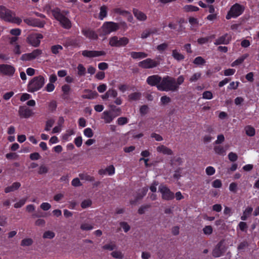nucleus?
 Returning a JSON list of instances; mask_svg holds the SVG:
<instances>
[{
  "instance_id": "a878e982",
  "label": "nucleus",
  "mask_w": 259,
  "mask_h": 259,
  "mask_svg": "<svg viewBox=\"0 0 259 259\" xmlns=\"http://www.w3.org/2000/svg\"><path fill=\"white\" fill-rule=\"evenodd\" d=\"M87 93L82 95V98L83 99H93L98 96V93L96 92H93L91 90H85Z\"/></svg>"
},
{
  "instance_id": "a19ab883",
  "label": "nucleus",
  "mask_w": 259,
  "mask_h": 259,
  "mask_svg": "<svg viewBox=\"0 0 259 259\" xmlns=\"http://www.w3.org/2000/svg\"><path fill=\"white\" fill-rule=\"evenodd\" d=\"M33 241L31 238H25L21 241V245L23 246H28L31 245Z\"/></svg>"
},
{
  "instance_id": "338daca9",
  "label": "nucleus",
  "mask_w": 259,
  "mask_h": 259,
  "mask_svg": "<svg viewBox=\"0 0 259 259\" xmlns=\"http://www.w3.org/2000/svg\"><path fill=\"white\" fill-rule=\"evenodd\" d=\"M74 143L77 147H80L82 143V140L81 137H78L75 138Z\"/></svg>"
},
{
  "instance_id": "5701e85b",
  "label": "nucleus",
  "mask_w": 259,
  "mask_h": 259,
  "mask_svg": "<svg viewBox=\"0 0 259 259\" xmlns=\"http://www.w3.org/2000/svg\"><path fill=\"white\" fill-rule=\"evenodd\" d=\"M99 173L101 175L108 174L109 176H111L115 173V168L113 165H111L108 166L105 169L100 170Z\"/></svg>"
},
{
  "instance_id": "b1692460",
  "label": "nucleus",
  "mask_w": 259,
  "mask_h": 259,
  "mask_svg": "<svg viewBox=\"0 0 259 259\" xmlns=\"http://www.w3.org/2000/svg\"><path fill=\"white\" fill-rule=\"evenodd\" d=\"M131 57L133 59H141L143 58H145L148 56V54L142 52H132L130 53Z\"/></svg>"
},
{
  "instance_id": "e2e57ef3",
  "label": "nucleus",
  "mask_w": 259,
  "mask_h": 259,
  "mask_svg": "<svg viewBox=\"0 0 259 259\" xmlns=\"http://www.w3.org/2000/svg\"><path fill=\"white\" fill-rule=\"evenodd\" d=\"M55 89V85L52 83H49L47 84L46 87H45V90L48 92H53Z\"/></svg>"
},
{
  "instance_id": "13d9d810",
  "label": "nucleus",
  "mask_w": 259,
  "mask_h": 259,
  "mask_svg": "<svg viewBox=\"0 0 259 259\" xmlns=\"http://www.w3.org/2000/svg\"><path fill=\"white\" fill-rule=\"evenodd\" d=\"M48 171V168L45 165H41L38 169V172L39 174H44L47 173Z\"/></svg>"
},
{
  "instance_id": "9b49d317",
  "label": "nucleus",
  "mask_w": 259,
  "mask_h": 259,
  "mask_svg": "<svg viewBox=\"0 0 259 259\" xmlns=\"http://www.w3.org/2000/svg\"><path fill=\"white\" fill-rule=\"evenodd\" d=\"M81 54L84 57L91 58L104 56L106 53L104 51L84 50L82 51Z\"/></svg>"
},
{
  "instance_id": "603ef678",
  "label": "nucleus",
  "mask_w": 259,
  "mask_h": 259,
  "mask_svg": "<svg viewBox=\"0 0 259 259\" xmlns=\"http://www.w3.org/2000/svg\"><path fill=\"white\" fill-rule=\"evenodd\" d=\"M26 200L27 198L21 199L18 202L15 203L14 207L17 208L22 207L25 203Z\"/></svg>"
},
{
  "instance_id": "bb28decb",
  "label": "nucleus",
  "mask_w": 259,
  "mask_h": 259,
  "mask_svg": "<svg viewBox=\"0 0 259 259\" xmlns=\"http://www.w3.org/2000/svg\"><path fill=\"white\" fill-rule=\"evenodd\" d=\"M155 29H148L143 31L141 35V37L142 39H145L149 37L151 34L155 33Z\"/></svg>"
},
{
  "instance_id": "39448f33",
  "label": "nucleus",
  "mask_w": 259,
  "mask_h": 259,
  "mask_svg": "<svg viewBox=\"0 0 259 259\" xmlns=\"http://www.w3.org/2000/svg\"><path fill=\"white\" fill-rule=\"evenodd\" d=\"M245 7L244 6L236 3L231 7L226 18L228 20L232 18H237L243 13Z\"/></svg>"
},
{
  "instance_id": "09e8293b",
  "label": "nucleus",
  "mask_w": 259,
  "mask_h": 259,
  "mask_svg": "<svg viewBox=\"0 0 259 259\" xmlns=\"http://www.w3.org/2000/svg\"><path fill=\"white\" fill-rule=\"evenodd\" d=\"M128 119L125 117H121L117 119V123L118 125H123L128 122Z\"/></svg>"
},
{
  "instance_id": "4be33fe9",
  "label": "nucleus",
  "mask_w": 259,
  "mask_h": 259,
  "mask_svg": "<svg viewBox=\"0 0 259 259\" xmlns=\"http://www.w3.org/2000/svg\"><path fill=\"white\" fill-rule=\"evenodd\" d=\"M156 150L158 153H162L164 155H171L173 154L172 151L164 145H160L156 148Z\"/></svg>"
},
{
  "instance_id": "f8f14e48",
  "label": "nucleus",
  "mask_w": 259,
  "mask_h": 259,
  "mask_svg": "<svg viewBox=\"0 0 259 259\" xmlns=\"http://www.w3.org/2000/svg\"><path fill=\"white\" fill-rule=\"evenodd\" d=\"M42 54V51L39 49H36L31 53L23 54L21 59L23 61H28L34 60L39 57Z\"/></svg>"
},
{
  "instance_id": "f3484780",
  "label": "nucleus",
  "mask_w": 259,
  "mask_h": 259,
  "mask_svg": "<svg viewBox=\"0 0 259 259\" xmlns=\"http://www.w3.org/2000/svg\"><path fill=\"white\" fill-rule=\"evenodd\" d=\"M14 67L11 65L7 64L0 65V72L6 75H12L15 72Z\"/></svg>"
},
{
  "instance_id": "79ce46f5",
  "label": "nucleus",
  "mask_w": 259,
  "mask_h": 259,
  "mask_svg": "<svg viewBox=\"0 0 259 259\" xmlns=\"http://www.w3.org/2000/svg\"><path fill=\"white\" fill-rule=\"evenodd\" d=\"M201 76L200 72H196L193 74L189 79V81L191 82H195L198 80Z\"/></svg>"
},
{
  "instance_id": "6e6552de",
  "label": "nucleus",
  "mask_w": 259,
  "mask_h": 259,
  "mask_svg": "<svg viewBox=\"0 0 259 259\" xmlns=\"http://www.w3.org/2000/svg\"><path fill=\"white\" fill-rule=\"evenodd\" d=\"M129 39L126 37H119L113 36L109 38V45L112 47H124L129 42Z\"/></svg>"
},
{
  "instance_id": "4468645a",
  "label": "nucleus",
  "mask_w": 259,
  "mask_h": 259,
  "mask_svg": "<svg viewBox=\"0 0 259 259\" xmlns=\"http://www.w3.org/2000/svg\"><path fill=\"white\" fill-rule=\"evenodd\" d=\"M81 33L88 39L92 40L98 39V35L95 30L90 28H83Z\"/></svg>"
},
{
  "instance_id": "680f3d73",
  "label": "nucleus",
  "mask_w": 259,
  "mask_h": 259,
  "mask_svg": "<svg viewBox=\"0 0 259 259\" xmlns=\"http://www.w3.org/2000/svg\"><path fill=\"white\" fill-rule=\"evenodd\" d=\"M40 207L42 210L46 211L51 208V205L48 202H44L41 204Z\"/></svg>"
},
{
  "instance_id": "5fc2aeb1",
  "label": "nucleus",
  "mask_w": 259,
  "mask_h": 259,
  "mask_svg": "<svg viewBox=\"0 0 259 259\" xmlns=\"http://www.w3.org/2000/svg\"><path fill=\"white\" fill-rule=\"evenodd\" d=\"M203 231L205 235H210L212 232V228L211 226H206L203 229Z\"/></svg>"
},
{
  "instance_id": "052dcab7",
  "label": "nucleus",
  "mask_w": 259,
  "mask_h": 259,
  "mask_svg": "<svg viewBox=\"0 0 259 259\" xmlns=\"http://www.w3.org/2000/svg\"><path fill=\"white\" fill-rule=\"evenodd\" d=\"M215 170L212 166H208L206 168V173L208 176H211L215 173Z\"/></svg>"
},
{
  "instance_id": "7c9ffc66",
  "label": "nucleus",
  "mask_w": 259,
  "mask_h": 259,
  "mask_svg": "<svg viewBox=\"0 0 259 259\" xmlns=\"http://www.w3.org/2000/svg\"><path fill=\"white\" fill-rule=\"evenodd\" d=\"M214 37H215V35H212L208 36V37H202V38H198L197 40V41L199 44L202 45V44L207 43L209 41H211V40L212 39L214 38Z\"/></svg>"
},
{
  "instance_id": "393cba45",
  "label": "nucleus",
  "mask_w": 259,
  "mask_h": 259,
  "mask_svg": "<svg viewBox=\"0 0 259 259\" xmlns=\"http://www.w3.org/2000/svg\"><path fill=\"white\" fill-rule=\"evenodd\" d=\"M21 186V184L19 182H14L12 185L6 187L5 189V192L6 193L14 191L18 189Z\"/></svg>"
},
{
  "instance_id": "7ed1b4c3",
  "label": "nucleus",
  "mask_w": 259,
  "mask_h": 259,
  "mask_svg": "<svg viewBox=\"0 0 259 259\" xmlns=\"http://www.w3.org/2000/svg\"><path fill=\"white\" fill-rule=\"evenodd\" d=\"M46 82L45 77L41 75L34 77L31 79L27 85V91L30 93H34L39 90Z\"/></svg>"
},
{
  "instance_id": "1a4fd4ad",
  "label": "nucleus",
  "mask_w": 259,
  "mask_h": 259,
  "mask_svg": "<svg viewBox=\"0 0 259 259\" xmlns=\"http://www.w3.org/2000/svg\"><path fill=\"white\" fill-rule=\"evenodd\" d=\"M158 191L161 194V198L164 200H171L175 197L174 193L165 185H160L158 187Z\"/></svg>"
},
{
  "instance_id": "0e129e2a",
  "label": "nucleus",
  "mask_w": 259,
  "mask_h": 259,
  "mask_svg": "<svg viewBox=\"0 0 259 259\" xmlns=\"http://www.w3.org/2000/svg\"><path fill=\"white\" fill-rule=\"evenodd\" d=\"M71 184L74 187L81 186L82 185V184L80 182L79 179L77 178H74L72 180Z\"/></svg>"
},
{
  "instance_id": "c03bdc74",
  "label": "nucleus",
  "mask_w": 259,
  "mask_h": 259,
  "mask_svg": "<svg viewBox=\"0 0 259 259\" xmlns=\"http://www.w3.org/2000/svg\"><path fill=\"white\" fill-rule=\"evenodd\" d=\"M189 22L191 25L192 29H194V27H197L198 25V20L197 19L194 17L189 18Z\"/></svg>"
},
{
  "instance_id": "69168bd1",
  "label": "nucleus",
  "mask_w": 259,
  "mask_h": 259,
  "mask_svg": "<svg viewBox=\"0 0 259 259\" xmlns=\"http://www.w3.org/2000/svg\"><path fill=\"white\" fill-rule=\"evenodd\" d=\"M21 30L19 28L12 29L10 30V33L15 36H19L20 35Z\"/></svg>"
},
{
  "instance_id": "dca6fc26",
  "label": "nucleus",
  "mask_w": 259,
  "mask_h": 259,
  "mask_svg": "<svg viewBox=\"0 0 259 259\" xmlns=\"http://www.w3.org/2000/svg\"><path fill=\"white\" fill-rule=\"evenodd\" d=\"M25 23L27 25L33 26L42 28L44 26L45 22L41 21L36 18H27L24 20Z\"/></svg>"
},
{
  "instance_id": "423d86ee",
  "label": "nucleus",
  "mask_w": 259,
  "mask_h": 259,
  "mask_svg": "<svg viewBox=\"0 0 259 259\" xmlns=\"http://www.w3.org/2000/svg\"><path fill=\"white\" fill-rule=\"evenodd\" d=\"M52 12L55 18L60 22L64 28L69 29L71 27V23L70 21L60 13L59 9H54L52 10Z\"/></svg>"
},
{
  "instance_id": "2f4dec72",
  "label": "nucleus",
  "mask_w": 259,
  "mask_h": 259,
  "mask_svg": "<svg viewBox=\"0 0 259 259\" xmlns=\"http://www.w3.org/2000/svg\"><path fill=\"white\" fill-rule=\"evenodd\" d=\"M172 56L176 60L178 61L182 60L184 59V56L176 50L172 51Z\"/></svg>"
},
{
  "instance_id": "6e6d98bb",
  "label": "nucleus",
  "mask_w": 259,
  "mask_h": 259,
  "mask_svg": "<svg viewBox=\"0 0 259 259\" xmlns=\"http://www.w3.org/2000/svg\"><path fill=\"white\" fill-rule=\"evenodd\" d=\"M222 183L220 180L217 179L212 183V186L215 188H220L222 187Z\"/></svg>"
},
{
  "instance_id": "f03ea898",
  "label": "nucleus",
  "mask_w": 259,
  "mask_h": 259,
  "mask_svg": "<svg viewBox=\"0 0 259 259\" xmlns=\"http://www.w3.org/2000/svg\"><path fill=\"white\" fill-rule=\"evenodd\" d=\"M0 18L5 21L16 23L19 25L22 20L15 16L14 12L7 9L6 7L0 5Z\"/></svg>"
},
{
  "instance_id": "c756f323",
  "label": "nucleus",
  "mask_w": 259,
  "mask_h": 259,
  "mask_svg": "<svg viewBox=\"0 0 259 259\" xmlns=\"http://www.w3.org/2000/svg\"><path fill=\"white\" fill-rule=\"evenodd\" d=\"M79 177L82 180L86 181L93 182L95 180V178L88 175L87 173H81L79 174Z\"/></svg>"
},
{
  "instance_id": "aec40b11",
  "label": "nucleus",
  "mask_w": 259,
  "mask_h": 259,
  "mask_svg": "<svg viewBox=\"0 0 259 259\" xmlns=\"http://www.w3.org/2000/svg\"><path fill=\"white\" fill-rule=\"evenodd\" d=\"M225 251V247L223 246L222 242H220L215 247L212 251V255L214 257H218L221 256Z\"/></svg>"
},
{
  "instance_id": "bf43d9fd",
  "label": "nucleus",
  "mask_w": 259,
  "mask_h": 259,
  "mask_svg": "<svg viewBox=\"0 0 259 259\" xmlns=\"http://www.w3.org/2000/svg\"><path fill=\"white\" fill-rule=\"evenodd\" d=\"M108 93L109 95V97H112L113 98H115L117 97V92L115 90L113 89H109L108 91Z\"/></svg>"
},
{
  "instance_id": "f704fd0d",
  "label": "nucleus",
  "mask_w": 259,
  "mask_h": 259,
  "mask_svg": "<svg viewBox=\"0 0 259 259\" xmlns=\"http://www.w3.org/2000/svg\"><path fill=\"white\" fill-rule=\"evenodd\" d=\"M184 10L185 12H189L198 11L199 10V9L198 7H197L196 6L189 5H186L184 7Z\"/></svg>"
},
{
  "instance_id": "4c0bfd02",
  "label": "nucleus",
  "mask_w": 259,
  "mask_h": 259,
  "mask_svg": "<svg viewBox=\"0 0 259 259\" xmlns=\"http://www.w3.org/2000/svg\"><path fill=\"white\" fill-rule=\"evenodd\" d=\"M214 150L215 153L219 154V155H224L225 154V153H226L225 150L221 146H215L214 148Z\"/></svg>"
},
{
  "instance_id": "49530a36",
  "label": "nucleus",
  "mask_w": 259,
  "mask_h": 259,
  "mask_svg": "<svg viewBox=\"0 0 259 259\" xmlns=\"http://www.w3.org/2000/svg\"><path fill=\"white\" fill-rule=\"evenodd\" d=\"M213 98L212 93L210 91H205L202 94V98L206 100H210Z\"/></svg>"
},
{
  "instance_id": "cd10ccee",
  "label": "nucleus",
  "mask_w": 259,
  "mask_h": 259,
  "mask_svg": "<svg viewBox=\"0 0 259 259\" xmlns=\"http://www.w3.org/2000/svg\"><path fill=\"white\" fill-rule=\"evenodd\" d=\"M248 57V54H245L238 58L231 64V66L234 67L239 65L243 63L244 60Z\"/></svg>"
},
{
  "instance_id": "774afa93",
  "label": "nucleus",
  "mask_w": 259,
  "mask_h": 259,
  "mask_svg": "<svg viewBox=\"0 0 259 259\" xmlns=\"http://www.w3.org/2000/svg\"><path fill=\"white\" fill-rule=\"evenodd\" d=\"M98 68L100 70H104L108 68V64L105 62H101L98 64Z\"/></svg>"
},
{
  "instance_id": "4d7b16f0",
  "label": "nucleus",
  "mask_w": 259,
  "mask_h": 259,
  "mask_svg": "<svg viewBox=\"0 0 259 259\" xmlns=\"http://www.w3.org/2000/svg\"><path fill=\"white\" fill-rule=\"evenodd\" d=\"M228 158L231 161L234 162L237 160L238 156L236 153L231 152L228 154Z\"/></svg>"
},
{
  "instance_id": "864d4df0",
  "label": "nucleus",
  "mask_w": 259,
  "mask_h": 259,
  "mask_svg": "<svg viewBox=\"0 0 259 259\" xmlns=\"http://www.w3.org/2000/svg\"><path fill=\"white\" fill-rule=\"evenodd\" d=\"M120 226L121 228H122L123 230L125 232H127L130 230V226L129 225L124 222H122L120 223Z\"/></svg>"
},
{
  "instance_id": "ea45409f",
  "label": "nucleus",
  "mask_w": 259,
  "mask_h": 259,
  "mask_svg": "<svg viewBox=\"0 0 259 259\" xmlns=\"http://www.w3.org/2000/svg\"><path fill=\"white\" fill-rule=\"evenodd\" d=\"M55 236L54 232L51 231H46L43 234V238L45 239H52Z\"/></svg>"
},
{
  "instance_id": "412c9836",
  "label": "nucleus",
  "mask_w": 259,
  "mask_h": 259,
  "mask_svg": "<svg viewBox=\"0 0 259 259\" xmlns=\"http://www.w3.org/2000/svg\"><path fill=\"white\" fill-rule=\"evenodd\" d=\"M133 14L137 19L140 21H145L147 18L145 13L137 9H133Z\"/></svg>"
},
{
  "instance_id": "20e7f679",
  "label": "nucleus",
  "mask_w": 259,
  "mask_h": 259,
  "mask_svg": "<svg viewBox=\"0 0 259 259\" xmlns=\"http://www.w3.org/2000/svg\"><path fill=\"white\" fill-rule=\"evenodd\" d=\"M121 114L119 108L110 110H105L102 114L101 118L105 123H110L115 117Z\"/></svg>"
},
{
  "instance_id": "c85d7f7f",
  "label": "nucleus",
  "mask_w": 259,
  "mask_h": 259,
  "mask_svg": "<svg viewBox=\"0 0 259 259\" xmlns=\"http://www.w3.org/2000/svg\"><path fill=\"white\" fill-rule=\"evenodd\" d=\"M107 15V7L106 6H102L100 9L99 19L102 20Z\"/></svg>"
},
{
  "instance_id": "6ab92c4d",
  "label": "nucleus",
  "mask_w": 259,
  "mask_h": 259,
  "mask_svg": "<svg viewBox=\"0 0 259 259\" xmlns=\"http://www.w3.org/2000/svg\"><path fill=\"white\" fill-rule=\"evenodd\" d=\"M161 80V77L158 75H151L147 78V82L151 86L156 85L157 87V85L160 83Z\"/></svg>"
},
{
  "instance_id": "72a5a7b5",
  "label": "nucleus",
  "mask_w": 259,
  "mask_h": 259,
  "mask_svg": "<svg viewBox=\"0 0 259 259\" xmlns=\"http://www.w3.org/2000/svg\"><path fill=\"white\" fill-rule=\"evenodd\" d=\"M77 74L79 76H84L86 73V69L82 64H79L77 67Z\"/></svg>"
},
{
  "instance_id": "2eb2a0df",
  "label": "nucleus",
  "mask_w": 259,
  "mask_h": 259,
  "mask_svg": "<svg viewBox=\"0 0 259 259\" xmlns=\"http://www.w3.org/2000/svg\"><path fill=\"white\" fill-rule=\"evenodd\" d=\"M18 114L21 118H28L34 115V112L28 107L21 106L19 108Z\"/></svg>"
},
{
  "instance_id": "0eeeda50",
  "label": "nucleus",
  "mask_w": 259,
  "mask_h": 259,
  "mask_svg": "<svg viewBox=\"0 0 259 259\" xmlns=\"http://www.w3.org/2000/svg\"><path fill=\"white\" fill-rule=\"evenodd\" d=\"M119 28V25L118 23L112 21H107L103 23L100 30L102 32L103 34L108 35L111 32L117 31Z\"/></svg>"
},
{
  "instance_id": "58836bf2",
  "label": "nucleus",
  "mask_w": 259,
  "mask_h": 259,
  "mask_svg": "<svg viewBox=\"0 0 259 259\" xmlns=\"http://www.w3.org/2000/svg\"><path fill=\"white\" fill-rule=\"evenodd\" d=\"M54 123H55V120H54L53 119L48 120L46 123L45 130L47 132L50 131L51 128L54 125Z\"/></svg>"
},
{
  "instance_id": "ddd939ff",
  "label": "nucleus",
  "mask_w": 259,
  "mask_h": 259,
  "mask_svg": "<svg viewBox=\"0 0 259 259\" xmlns=\"http://www.w3.org/2000/svg\"><path fill=\"white\" fill-rule=\"evenodd\" d=\"M43 38V35L40 33H32L30 34L27 40L29 44L33 47H37L39 45L40 40Z\"/></svg>"
},
{
  "instance_id": "3c124183",
  "label": "nucleus",
  "mask_w": 259,
  "mask_h": 259,
  "mask_svg": "<svg viewBox=\"0 0 259 259\" xmlns=\"http://www.w3.org/2000/svg\"><path fill=\"white\" fill-rule=\"evenodd\" d=\"M92 204V201L90 199L83 200L81 203V207L82 208H86L90 206Z\"/></svg>"
},
{
  "instance_id": "de8ad7c7",
  "label": "nucleus",
  "mask_w": 259,
  "mask_h": 259,
  "mask_svg": "<svg viewBox=\"0 0 259 259\" xmlns=\"http://www.w3.org/2000/svg\"><path fill=\"white\" fill-rule=\"evenodd\" d=\"M193 63L198 65H203L205 63V61L202 57H197L194 60Z\"/></svg>"
},
{
  "instance_id": "9d476101",
  "label": "nucleus",
  "mask_w": 259,
  "mask_h": 259,
  "mask_svg": "<svg viewBox=\"0 0 259 259\" xmlns=\"http://www.w3.org/2000/svg\"><path fill=\"white\" fill-rule=\"evenodd\" d=\"M159 64V62L155 60L150 58H147L138 63V66L145 69H150L156 67Z\"/></svg>"
},
{
  "instance_id": "473e14b6",
  "label": "nucleus",
  "mask_w": 259,
  "mask_h": 259,
  "mask_svg": "<svg viewBox=\"0 0 259 259\" xmlns=\"http://www.w3.org/2000/svg\"><path fill=\"white\" fill-rule=\"evenodd\" d=\"M148 189L147 187H144L139 190L138 196L136 198V201L142 199L147 193Z\"/></svg>"
},
{
  "instance_id": "a211bd4d",
  "label": "nucleus",
  "mask_w": 259,
  "mask_h": 259,
  "mask_svg": "<svg viewBox=\"0 0 259 259\" xmlns=\"http://www.w3.org/2000/svg\"><path fill=\"white\" fill-rule=\"evenodd\" d=\"M231 40V36L229 35L228 33H226L217 38L214 44L215 45H219L221 44L227 45L229 44Z\"/></svg>"
},
{
  "instance_id": "8fccbe9b",
  "label": "nucleus",
  "mask_w": 259,
  "mask_h": 259,
  "mask_svg": "<svg viewBox=\"0 0 259 259\" xmlns=\"http://www.w3.org/2000/svg\"><path fill=\"white\" fill-rule=\"evenodd\" d=\"M80 229L83 231H89L92 230L93 229V227L91 224L84 223L81 225Z\"/></svg>"
},
{
  "instance_id": "a18cd8bd",
  "label": "nucleus",
  "mask_w": 259,
  "mask_h": 259,
  "mask_svg": "<svg viewBox=\"0 0 259 259\" xmlns=\"http://www.w3.org/2000/svg\"><path fill=\"white\" fill-rule=\"evenodd\" d=\"M62 49L63 47L59 45L53 46L51 47V51L54 54H57Z\"/></svg>"
},
{
  "instance_id": "f257e3e1",
  "label": "nucleus",
  "mask_w": 259,
  "mask_h": 259,
  "mask_svg": "<svg viewBox=\"0 0 259 259\" xmlns=\"http://www.w3.org/2000/svg\"><path fill=\"white\" fill-rule=\"evenodd\" d=\"M157 89L161 91H175L178 89L176 79L171 77L166 76L161 79V82L157 85Z\"/></svg>"
},
{
  "instance_id": "c9c22d12",
  "label": "nucleus",
  "mask_w": 259,
  "mask_h": 259,
  "mask_svg": "<svg viewBox=\"0 0 259 259\" xmlns=\"http://www.w3.org/2000/svg\"><path fill=\"white\" fill-rule=\"evenodd\" d=\"M245 130L246 135L248 136L252 137L255 135V129L250 125L246 126Z\"/></svg>"
},
{
  "instance_id": "37998d69",
  "label": "nucleus",
  "mask_w": 259,
  "mask_h": 259,
  "mask_svg": "<svg viewBox=\"0 0 259 259\" xmlns=\"http://www.w3.org/2000/svg\"><path fill=\"white\" fill-rule=\"evenodd\" d=\"M141 94L140 93L135 92L131 94L128 95V99L130 100H137L140 99Z\"/></svg>"
},
{
  "instance_id": "e433bc0d",
  "label": "nucleus",
  "mask_w": 259,
  "mask_h": 259,
  "mask_svg": "<svg viewBox=\"0 0 259 259\" xmlns=\"http://www.w3.org/2000/svg\"><path fill=\"white\" fill-rule=\"evenodd\" d=\"M84 135L89 138H91L94 136L93 130L90 127L86 128L83 131Z\"/></svg>"
}]
</instances>
